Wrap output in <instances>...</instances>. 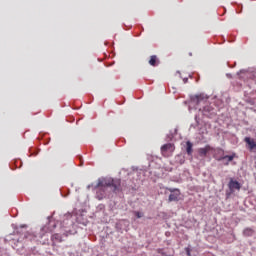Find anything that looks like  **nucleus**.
Returning <instances> with one entry per match:
<instances>
[{
  "instance_id": "nucleus-1",
  "label": "nucleus",
  "mask_w": 256,
  "mask_h": 256,
  "mask_svg": "<svg viewBox=\"0 0 256 256\" xmlns=\"http://www.w3.org/2000/svg\"><path fill=\"white\" fill-rule=\"evenodd\" d=\"M107 187H112V190L117 192L121 187V180L112 178L98 179V184L95 187L97 199H105V195H107Z\"/></svg>"
},
{
  "instance_id": "nucleus-2",
  "label": "nucleus",
  "mask_w": 256,
  "mask_h": 256,
  "mask_svg": "<svg viewBox=\"0 0 256 256\" xmlns=\"http://www.w3.org/2000/svg\"><path fill=\"white\" fill-rule=\"evenodd\" d=\"M175 152V144L167 143L161 147V154L163 157H171Z\"/></svg>"
},
{
  "instance_id": "nucleus-3",
  "label": "nucleus",
  "mask_w": 256,
  "mask_h": 256,
  "mask_svg": "<svg viewBox=\"0 0 256 256\" xmlns=\"http://www.w3.org/2000/svg\"><path fill=\"white\" fill-rule=\"evenodd\" d=\"M228 187L230 189V191H240L241 189V184L237 181V180H233L231 179L229 184H228Z\"/></svg>"
},
{
  "instance_id": "nucleus-4",
  "label": "nucleus",
  "mask_w": 256,
  "mask_h": 256,
  "mask_svg": "<svg viewBox=\"0 0 256 256\" xmlns=\"http://www.w3.org/2000/svg\"><path fill=\"white\" fill-rule=\"evenodd\" d=\"M169 191L171 192V194L169 195L168 201H179V195H181V192H179V190L177 189H169Z\"/></svg>"
},
{
  "instance_id": "nucleus-5",
  "label": "nucleus",
  "mask_w": 256,
  "mask_h": 256,
  "mask_svg": "<svg viewBox=\"0 0 256 256\" xmlns=\"http://www.w3.org/2000/svg\"><path fill=\"white\" fill-rule=\"evenodd\" d=\"M209 151H213V148H211V146L207 145L204 148H200L198 149V153L200 155V157H206L207 153H209Z\"/></svg>"
},
{
  "instance_id": "nucleus-6",
  "label": "nucleus",
  "mask_w": 256,
  "mask_h": 256,
  "mask_svg": "<svg viewBox=\"0 0 256 256\" xmlns=\"http://www.w3.org/2000/svg\"><path fill=\"white\" fill-rule=\"evenodd\" d=\"M245 143H247V145H249V149L251 151H253V149L256 148V141H255V139H251L250 137H246L245 138Z\"/></svg>"
},
{
  "instance_id": "nucleus-7",
  "label": "nucleus",
  "mask_w": 256,
  "mask_h": 256,
  "mask_svg": "<svg viewBox=\"0 0 256 256\" xmlns=\"http://www.w3.org/2000/svg\"><path fill=\"white\" fill-rule=\"evenodd\" d=\"M149 65H151L152 67H157V65H159V58H157V56L155 55L151 56L149 60Z\"/></svg>"
},
{
  "instance_id": "nucleus-8",
  "label": "nucleus",
  "mask_w": 256,
  "mask_h": 256,
  "mask_svg": "<svg viewBox=\"0 0 256 256\" xmlns=\"http://www.w3.org/2000/svg\"><path fill=\"white\" fill-rule=\"evenodd\" d=\"M255 233V230H253L252 228H246L243 231V235L245 237H252V235Z\"/></svg>"
},
{
  "instance_id": "nucleus-9",
  "label": "nucleus",
  "mask_w": 256,
  "mask_h": 256,
  "mask_svg": "<svg viewBox=\"0 0 256 256\" xmlns=\"http://www.w3.org/2000/svg\"><path fill=\"white\" fill-rule=\"evenodd\" d=\"M186 151L188 155H191V153H193V144L190 141L186 143Z\"/></svg>"
},
{
  "instance_id": "nucleus-10",
  "label": "nucleus",
  "mask_w": 256,
  "mask_h": 256,
  "mask_svg": "<svg viewBox=\"0 0 256 256\" xmlns=\"http://www.w3.org/2000/svg\"><path fill=\"white\" fill-rule=\"evenodd\" d=\"M227 159L228 163H231V161H233V159H235V154L233 155H227V156H223L220 160H225Z\"/></svg>"
},
{
  "instance_id": "nucleus-11",
  "label": "nucleus",
  "mask_w": 256,
  "mask_h": 256,
  "mask_svg": "<svg viewBox=\"0 0 256 256\" xmlns=\"http://www.w3.org/2000/svg\"><path fill=\"white\" fill-rule=\"evenodd\" d=\"M52 241H61V236L59 234H54L52 236Z\"/></svg>"
},
{
  "instance_id": "nucleus-12",
  "label": "nucleus",
  "mask_w": 256,
  "mask_h": 256,
  "mask_svg": "<svg viewBox=\"0 0 256 256\" xmlns=\"http://www.w3.org/2000/svg\"><path fill=\"white\" fill-rule=\"evenodd\" d=\"M135 215L137 216L138 219H141V217H143V213L141 212H135Z\"/></svg>"
},
{
  "instance_id": "nucleus-13",
  "label": "nucleus",
  "mask_w": 256,
  "mask_h": 256,
  "mask_svg": "<svg viewBox=\"0 0 256 256\" xmlns=\"http://www.w3.org/2000/svg\"><path fill=\"white\" fill-rule=\"evenodd\" d=\"M185 251H186V253H187L188 256H191V249L186 248Z\"/></svg>"
},
{
  "instance_id": "nucleus-14",
  "label": "nucleus",
  "mask_w": 256,
  "mask_h": 256,
  "mask_svg": "<svg viewBox=\"0 0 256 256\" xmlns=\"http://www.w3.org/2000/svg\"><path fill=\"white\" fill-rule=\"evenodd\" d=\"M25 239H29V237H31V234H29V233H27V234H25Z\"/></svg>"
},
{
  "instance_id": "nucleus-15",
  "label": "nucleus",
  "mask_w": 256,
  "mask_h": 256,
  "mask_svg": "<svg viewBox=\"0 0 256 256\" xmlns=\"http://www.w3.org/2000/svg\"><path fill=\"white\" fill-rule=\"evenodd\" d=\"M197 101H199V96H196Z\"/></svg>"
}]
</instances>
